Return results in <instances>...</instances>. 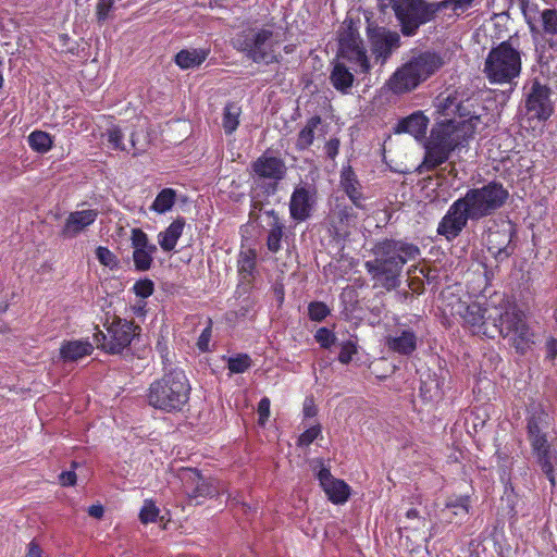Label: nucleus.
Masks as SVG:
<instances>
[{"label": "nucleus", "instance_id": "obj_1", "mask_svg": "<svg viewBox=\"0 0 557 557\" xmlns=\"http://www.w3.org/2000/svg\"><path fill=\"white\" fill-rule=\"evenodd\" d=\"M374 258L364 262V269L375 285L393 290L400 285V276L406 263L417 261L421 256L418 245L406 238H384L372 248Z\"/></svg>", "mask_w": 557, "mask_h": 557}, {"label": "nucleus", "instance_id": "obj_2", "mask_svg": "<svg viewBox=\"0 0 557 557\" xmlns=\"http://www.w3.org/2000/svg\"><path fill=\"white\" fill-rule=\"evenodd\" d=\"M479 123L480 116H472L467 121L448 120L433 127L424 141L423 166L433 171L448 161L451 152L467 147Z\"/></svg>", "mask_w": 557, "mask_h": 557}, {"label": "nucleus", "instance_id": "obj_3", "mask_svg": "<svg viewBox=\"0 0 557 557\" xmlns=\"http://www.w3.org/2000/svg\"><path fill=\"white\" fill-rule=\"evenodd\" d=\"M191 386L183 369L164 366L161 377L154 380L146 392L149 406L166 413L183 411L190 398Z\"/></svg>", "mask_w": 557, "mask_h": 557}, {"label": "nucleus", "instance_id": "obj_4", "mask_svg": "<svg viewBox=\"0 0 557 557\" xmlns=\"http://www.w3.org/2000/svg\"><path fill=\"white\" fill-rule=\"evenodd\" d=\"M445 64L441 52L426 50L412 55L387 81L394 95L408 94L438 72Z\"/></svg>", "mask_w": 557, "mask_h": 557}, {"label": "nucleus", "instance_id": "obj_5", "mask_svg": "<svg viewBox=\"0 0 557 557\" xmlns=\"http://www.w3.org/2000/svg\"><path fill=\"white\" fill-rule=\"evenodd\" d=\"M232 47L247 60L257 64L270 65L281 63L282 54L277 51L278 40L273 29L249 26L236 33Z\"/></svg>", "mask_w": 557, "mask_h": 557}, {"label": "nucleus", "instance_id": "obj_6", "mask_svg": "<svg viewBox=\"0 0 557 557\" xmlns=\"http://www.w3.org/2000/svg\"><path fill=\"white\" fill-rule=\"evenodd\" d=\"M522 70L521 51L511 40H505L492 47L485 61L483 73L493 85H511Z\"/></svg>", "mask_w": 557, "mask_h": 557}, {"label": "nucleus", "instance_id": "obj_7", "mask_svg": "<svg viewBox=\"0 0 557 557\" xmlns=\"http://www.w3.org/2000/svg\"><path fill=\"white\" fill-rule=\"evenodd\" d=\"M382 12L392 9L399 22L405 36H413L420 26L433 21L437 13L444 11L442 1L426 2L425 0H377Z\"/></svg>", "mask_w": 557, "mask_h": 557}, {"label": "nucleus", "instance_id": "obj_8", "mask_svg": "<svg viewBox=\"0 0 557 557\" xmlns=\"http://www.w3.org/2000/svg\"><path fill=\"white\" fill-rule=\"evenodd\" d=\"M552 88L533 78L523 86L522 119L532 127L545 124L555 111Z\"/></svg>", "mask_w": 557, "mask_h": 557}, {"label": "nucleus", "instance_id": "obj_9", "mask_svg": "<svg viewBox=\"0 0 557 557\" xmlns=\"http://www.w3.org/2000/svg\"><path fill=\"white\" fill-rule=\"evenodd\" d=\"M475 221L492 215L508 200L509 191L503 183L491 181L481 187L469 188L459 197Z\"/></svg>", "mask_w": 557, "mask_h": 557}, {"label": "nucleus", "instance_id": "obj_10", "mask_svg": "<svg viewBox=\"0 0 557 557\" xmlns=\"http://www.w3.org/2000/svg\"><path fill=\"white\" fill-rule=\"evenodd\" d=\"M102 324L107 334L97 329L94 339L103 351L110 355L122 354L139 336L141 331V327L135 324L134 321L115 314L110 318L109 312L106 313Z\"/></svg>", "mask_w": 557, "mask_h": 557}, {"label": "nucleus", "instance_id": "obj_11", "mask_svg": "<svg viewBox=\"0 0 557 557\" xmlns=\"http://www.w3.org/2000/svg\"><path fill=\"white\" fill-rule=\"evenodd\" d=\"M495 326L503 337H510L516 351L525 355L534 344V334L528 324L527 315L515 302H508L499 317L495 319Z\"/></svg>", "mask_w": 557, "mask_h": 557}, {"label": "nucleus", "instance_id": "obj_12", "mask_svg": "<svg viewBox=\"0 0 557 557\" xmlns=\"http://www.w3.org/2000/svg\"><path fill=\"white\" fill-rule=\"evenodd\" d=\"M421 318L411 315L405 321H397L394 329L384 337V346L389 354L410 357L418 348L422 336Z\"/></svg>", "mask_w": 557, "mask_h": 557}, {"label": "nucleus", "instance_id": "obj_13", "mask_svg": "<svg viewBox=\"0 0 557 557\" xmlns=\"http://www.w3.org/2000/svg\"><path fill=\"white\" fill-rule=\"evenodd\" d=\"M251 172L256 187L265 196H272L277 191L280 182L285 178L287 168L282 158L265 151L251 163Z\"/></svg>", "mask_w": 557, "mask_h": 557}, {"label": "nucleus", "instance_id": "obj_14", "mask_svg": "<svg viewBox=\"0 0 557 557\" xmlns=\"http://www.w3.org/2000/svg\"><path fill=\"white\" fill-rule=\"evenodd\" d=\"M469 221H474L470 210L466 208L460 198L456 199L438 222L436 233L447 242L455 240L467 227Z\"/></svg>", "mask_w": 557, "mask_h": 557}, {"label": "nucleus", "instance_id": "obj_15", "mask_svg": "<svg viewBox=\"0 0 557 557\" xmlns=\"http://www.w3.org/2000/svg\"><path fill=\"white\" fill-rule=\"evenodd\" d=\"M367 30L372 54L376 61L385 63L400 46L399 34L381 26H369Z\"/></svg>", "mask_w": 557, "mask_h": 557}, {"label": "nucleus", "instance_id": "obj_16", "mask_svg": "<svg viewBox=\"0 0 557 557\" xmlns=\"http://www.w3.org/2000/svg\"><path fill=\"white\" fill-rule=\"evenodd\" d=\"M317 201L314 186L305 184L294 188L289 199V214L296 222H305L311 215Z\"/></svg>", "mask_w": 557, "mask_h": 557}, {"label": "nucleus", "instance_id": "obj_17", "mask_svg": "<svg viewBox=\"0 0 557 557\" xmlns=\"http://www.w3.org/2000/svg\"><path fill=\"white\" fill-rule=\"evenodd\" d=\"M133 261L136 271H148L153 263L157 246L149 242L148 235L141 228H133L131 235Z\"/></svg>", "mask_w": 557, "mask_h": 557}, {"label": "nucleus", "instance_id": "obj_18", "mask_svg": "<svg viewBox=\"0 0 557 557\" xmlns=\"http://www.w3.org/2000/svg\"><path fill=\"white\" fill-rule=\"evenodd\" d=\"M190 479L196 482L195 487L188 492L190 502H195L196 505L201 504L202 499L213 498L223 494H230L225 490L222 481L213 478H203L197 469H188Z\"/></svg>", "mask_w": 557, "mask_h": 557}, {"label": "nucleus", "instance_id": "obj_19", "mask_svg": "<svg viewBox=\"0 0 557 557\" xmlns=\"http://www.w3.org/2000/svg\"><path fill=\"white\" fill-rule=\"evenodd\" d=\"M339 47L343 58L351 63L356 73L367 74L370 71V61L360 38L349 34L341 38Z\"/></svg>", "mask_w": 557, "mask_h": 557}, {"label": "nucleus", "instance_id": "obj_20", "mask_svg": "<svg viewBox=\"0 0 557 557\" xmlns=\"http://www.w3.org/2000/svg\"><path fill=\"white\" fill-rule=\"evenodd\" d=\"M550 418L544 405L537 401H532L527 407V434L529 442L535 438H548L545 430L549 428Z\"/></svg>", "mask_w": 557, "mask_h": 557}, {"label": "nucleus", "instance_id": "obj_21", "mask_svg": "<svg viewBox=\"0 0 557 557\" xmlns=\"http://www.w3.org/2000/svg\"><path fill=\"white\" fill-rule=\"evenodd\" d=\"M317 478L330 502L335 505H342L347 502L350 496L349 485L343 480L335 479L330 469L322 463L317 473Z\"/></svg>", "mask_w": 557, "mask_h": 557}, {"label": "nucleus", "instance_id": "obj_22", "mask_svg": "<svg viewBox=\"0 0 557 557\" xmlns=\"http://www.w3.org/2000/svg\"><path fill=\"white\" fill-rule=\"evenodd\" d=\"M98 214L99 212L96 209L70 212L60 231L61 237L64 239H73L77 237L96 222Z\"/></svg>", "mask_w": 557, "mask_h": 557}, {"label": "nucleus", "instance_id": "obj_23", "mask_svg": "<svg viewBox=\"0 0 557 557\" xmlns=\"http://www.w3.org/2000/svg\"><path fill=\"white\" fill-rule=\"evenodd\" d=\"M339 185L355 208L361 210L366 209L367 197L362 191V185L356 172L349 163L343 165L341 170Z\"/></svg>", "mask_w": 557, "mask_h": 557}, {"label": "nucleus", "instance_id": "obj_24", "mask_svg": "<svg viewBox=\"0 0 557 557\" xmlns=\"http://www.w3.org/2000/svg\"><path fill=\"white\" fill-rule=\"evenodd\" d=\"M429 123V117L422 111H416L399 119L393 126V132L394 134H409L414 139L421 140L425 137Z\"/></svg>", "mask_w": 557, "mask_h": 557}, {"label": "nucleus", "instance_id": "obj_25", "mask_svg": "<svg viewBox=\"0 0 557 557\" xmlns=\"http://www.w3.org/2000/svg\"><path fill=\"white\" fill-rule=\"evenodd\" d=\"M94 346L88 339L67 341L61 345L60 357L64 362H74L90 356Z\"/></svg>", "mask_w": 557, "mask_h": 557}, {"label": "nucleus", "instance_id": "obj_26", "mask_svg": "<svg viewBox=\"0 0 557 557\" xmlns=\"http://www.w3.org/2000/svg\"><path fill=\"white\" fill-rule=\"evenodd\" d=\"M530 446L542 472H549L550 468L555 467L557 462V456L552 449L548 438H535V441L530 442Z\"/></svg>", "mask_w": 557, "mask_h": 557}, {"label": "nucleus", "instance_id": "obj_27", "mask_svg": "<svg viewBox=\"0 0 557 557\" xmlns=\"http://www.w3.org/2000/svg\"><path fill=\"white\" fill-rule=\"evenodd\" d=\"M210 53V49H182L174 57L175 64L182 70H190L201 65Z\"/></svg>", "mask_w": 557, "mask_h": 557}, {"label": "nucleus", "instance_id": "obj_28", "mask_svg": "<svg viewBox=\"0 0 557 557\" xmlns=\"http://www.w3.org/2000/svg\"><path fill=\"white\" fill-rule=\"evenodd\" d=\"M185 219L180 216L175 219L163 232L158 235V243L165 252L174 250L177 240L183 234Z\"/></svg>", "mask_w": 557, "mask_h": 557}, {"label": "nucleus", "instance_id": "obj_29", "mask_svg": "<svg viewBox=\"0 0 557 557\" xmlns=\"http://www.w3.org/2000/svg\"><path fill=\"white\" fill-rule=\"evenodd\" d=\"M354 81V74L345 64L339 62L334 64L330 74V82L337 91L343 95L348 94L352 87Z\"/></svg>", "mask_w": 557, "mask_h": 557}, {"label": "nucleus", "instance_id": "obj_30", "mask_svg": "<svg viewBox=\"0 0 557 557\" xmlns=\"http://www.w3.org/2000/svg\"><path fill=\"white\" fill-rule=\"evenodd\" d=\"M513 233L515 232L512 230H509L508 234L505 232L504 233L497 232L496 234L492 235V236H500L504 239L502 242H498L499 246L494 245L493 239L490 240L488 251L491 253H493V256L497 262H503L504 260H506L513 253L515 247L511 246Z\"/></svg>", "mask_w": 557, "mask_h": 557}, {"label": "nucleus", "instance_id": "obj_31", "mask_svg": "<svg viewBox=\"0 0 557 557\" xmlns=\"http://www.w3.org/2000/svg\"><path fill=\"white\" fill-rule=\"evenodd\" d=\"M177 200V191L173 188H162L156 196L149 209L158 214H164L172 210Z\"/></svg>", "mask_w": 557, "mask_h": 557}, {"label": "nucleus", "instance_id": "obj_32", "mask_svg": "<svg viewBox=\"0 0 557 557\" xmlns=\"http://www.w3.org/2000/svg\"><path fill=\"white\" fill-rule=\"evenodd\" d=\"M322 120L319 115L311 116L306 125L300 129L296 140V149L299 151L307 150L314 140V131L321 124Z\"/></svg>", "mask_w": 557, "mask_h": 557}, {"label": "nucleus", "instance_id": "obj_33", "mask_svg": "<svg viewBox=\"0 0 557 557\" xmlns=\"http://www.w3.org/2000/svg\"><path fill=\"white\" fill-rule=\"evenodd\" d=\"M242 108L236 102H227L223 109L222 126L226 135H232L239 125Z\"/></svg>", "mask_w": 557, "mask_h": 557}, {"label": "nucleus", "instance_id": "obj_34", "mask_svg": "<svg viewBox=\"0 0 557 557\" xmlns=\"http://www.w3.org/2000/svg\"><path fill=\"white\" fill-rule=\"evenodd\" d=\"M27 141L29 147L38 153H47L53 145L52 136L44 131H33L28 137Z\"/></svg>", "mask_w": 557, "mask_h": 557}, {"label": "nucleus", "instance_id": "obj_35", "mask_svg": "<svg viewBox=\"0 0 557 557\" xmlns=\"http://www.w3.org/2000/svg\"><path fill=\"white\" fill-rule=\"evenodd\" d=\"M284 224L282 222H271L267 236V248L269 251L276 253L282 248V238L284 235Z\"/></svg>", "mask_w": 557, "mask_h": 557}, {"label": "nucleus", "instance_id": "obj_36", "mask_svg": "<svg viewBox=\"0 0 557 557\" xmlns=\"http://www.w3.org/2000/svg\"><path fill=\"white\" fill-rule=\"evenodd\" d=\"M458 101L459 97L457 95H440L435 99L436 112L446 117L451 116L455 110H460Z\"/></svg>", "mask_w": 557, "mask_h": 557}, {"label": "nucleus", "instance_id": "obj_37", "mask_svg": "<svg viewBox=\"0 0 557 557\" xmlns=\"http://www.w3.org/2000/svg\"><path fill=\"white\" fill-rule=\"evenodd\" d=\"M230 375L245 373L252 364L248 354H237L226 359Z\"/></svg>", "mask_w": 557, "mask_h": 557}, {"label": "nucleus", "instance_id": "obj_38", "mask_svg": "<svg viewBox=\"0 0 557 557\" xmlns=\"http://www.w3.org/2000/svg\"><path fill=\"white\" fill-rule=\"evenodd\" d=\"M485 310L479 304H471L466 308L465 323L478 331L484 324Z\"/></svg>", "mask_w": 557, "mask_h": 557}, {"label": "nucleus", "instance_id": "obj_39", "mask_svg": "<svg viewBox=\"0 0 557 557\" xmlns=\"http://www.w3.org/2000/svg\"><path fill=\"white\" fill-rule=\"evenodd\" d=\"M256 269V252L255 250H248L242 252L238 260V272L244 280L252 277Z\"/></svg>", "mask_w": 557, "mask_h": 557}, {"label": "nucleus", "instance_id": "obj_40", "mask_svg": "<svg viewBox=\"0 0 557 557\" xmlns=\"http://www.w3.org/2000/svg\"><path fill=\"white\" fill-rule=\"evenodd\" d=\"M331 314V309L322 301H311L308 305V315L311 321L322 322Z\"/></svg>", "mask_w": 557, "mask_h": 557}, {"label": "nucleus", "instance_id": "obj_41", "mask_svg": "<svg viewBox=\"0 0 557 557\" xmlns=\"http://www.w3.org/2000/svg\"><path fill=\"white\" fill-rule=\"evenodd\" d=\"M96 258L102 265H104L111 270H114L119 267L117 257L108 247H104V246L97 247Z\"/></svg>", "mask_w": 557, "mask_h": 557}, {"label": "nucleus", "instance_id": "obj_42", "mask_svg": "<svg viewBox=\"0 0 557 557\" xmlns=\"http://www.w3.org/2000/svg\"><path fill=\"white\" fill-rule=\"evenodd\" d=\"M159 508L156 506V504L152 500H145L140 511H139V519L143 523H151L156 522L157 518L159 516Z\"/></svg>", "mask_w": 557, "mask_h": 557}, {"label": "nucleus", "instance_id": "obj_43", "mask_svg": "<svg viewBox=\"0 0 557 557\" xmlns=\"http://www.w3.org/2000/svg\"><path fill=\"white\" fill-rule=\"evenodd\" d=\"M470 498L469 496H460L446 503V508L451 509L455 516L469 513Z\"/></svg>", "mask_w": 557, "mask_h": 557}, {"label": "nucleus", "instance_id": "obj_44", "mask_svg": "<svg viewBox=\"0 0 557 557\" xmlns=\"http://www.w3.org/2000/svg\"><path fill=\"white\" fill-rule=\"evenodd\" d=\"M314 339L320 345V347L329 349L335 344L336 336L333 331L323 326L317 330Z\"/></svg>", "mask_w": 557, "mask_h": 557}, {"label": "nucleus", "instance_id": "obj_45", "mask_svg": "<svg viewBox=\"0 0 557 557\" xmlns=\"http://www.w3.org/2000/svg\"><path fill=\"white\" fill-rule=\"evenodd\" d=\"M321 432L322 430L320 424L310 426L299 435L297 441L298 446L308 447L321 435Z\"/></svg>", "mask_w": 557, "mask_h": 557}, {"label": "nucleus", "instance_id": "obj_46", "mask_svg": "<svg viewBox=\"0 0 557 557\" xmlns=\"http://www.w3.org/2000/svg\"><path fill=\"white\" fill-rule=\"evenodd\" d=\"M108 143L114 150L127 151L126 146L123 144V133L120 127H111L107 131Z\"/></svg>", "mask_w": 557, "mask_h": 557}, {"label": "nucleus", "instance_id": "obj_47", "mask_svg": "<svg viewBox=\"0 0 557 557\" xmlns=\"http://www.w3.org/2000/svg\"><path fill=\"white\" fill-rule=\"evenodd\" d=\"M133 290L136 296L140 298H148L154 292V283L150 278H141L138 280L134 286Z\"/></svg>", "mask_w": 557, "mask_h": 557}, {"label": "nucleus", "instance_id": "obj_48", "mask_svg": "<svg viewBox=\"0 0 557 557\" xmlns=\"http://www.w3.org/2000/svg\"><path fill=\"white\" fill-rule=\"evenodd\" d=\"M476 0H442L444 11L451 10L454 13L458 11L465 12L474 5Z\"/></svg>", "mask_w": 557, "mask_h": 557}, {"label": "nucleus", "instance_id": "obj_49", "mask_svg": "<svg viewBox=\"0 0 557 557\" xmlns=\"http://www.w3.org/2000/svg\"><path fill=\"white\" fill-rule=\"evenodd\" d=\"M355 354H357L356 343L352 341H346L341 345L338 361L343 364H348Z\"/></svg>", "mask_w": 557, "mask_h": 557}, {"label": "nucleus", "instance_id": "obj_50", "mask_svg": "<svg viewBox=\"0 0 557 557\" xmlns=\"http://www.w3.org/2000/svg\"><path fill=\"white\" fill-rule=\"evenodd\" d=\"M114 8V0H99L96 9V16L99 24H103Z\"/></svg>", "mask_w": 557, "mask_h": 557}, {"label": "nucleus", "instance_id": "obj_51", "mask_svg": "<svg viewBox=\"0 0 557 557\" xmlns=\"http://www.w3.org/2000/svg\"><path fill=\"white\" fill-rule=\"evenodd\" d=\"M211 321L209 324L201 331L198 341H197V347L201 352L210 351V341H211Z\"/></svg>", "mask_w": 557, "mask_h": 557}, {"label": "nucleus", "instance_id": "obj_52", "mask_svg": "<svg viewBox=\"0 0 557 557\" xmlns=\"http://www.w3.org/2000/svg\"><path fill=\"white\" fill-rule=\"evenodd\" d=\"M336 215L342 223H349L356 218L354 207L351 206H339L336 207Z\"/></svg>", "mask_w": 557, "mask_h": 557}, {"label": "nucleus", "instance_id": "obj_53", "mask_svg": "<svg viewBox=\"0 0 557 557\" xmlns=\"http://www.w3.org/2000/svg\"><path fill=\"white\" fill-rule=\"evenodd\" d=\"M270 406L271 403L268 397H262L258 404L259 423L261 425H264L270 417Z\"/></svg>", "mask_w": 557, "mask_h": 557}, {"label": "nucleus", "instance_id": "obj_54", "mask_svg": "<svg viewBox=\"0 0 557 557\" xmlns=\"http://www.w3.org/2000/svg\"><path fill=\"white\" fill-rule=\"evenodd\" d=\"M341 141L338 138L333 137L329 139L324 145V151L329 159L334 160L339 152Z\"/></svg>", "mask_w": 557, "mask_h": 557}, {"label": "nucleus", "instance_id": "obj_55", "mask_svg": "<svg viewBox=\"0 0 557 557\" xmlns=\"http://www.w3.org/2000/svg\"><path fill=\"white\" fill-rule=\"evenodd\" d=\"M546 356L545 359L549 362H554L557 358V338L549 337L545 345Z\"/></svg>", "mask_w": 557, "mask_h": 557}, {"label": "nucleus", "instance_id": "obj_56", "mask_svg": "<svg viewBox=\"0 0 557 557\" xmlns=\"http://www.w3.org/2000/svg\"><path fill=\"white\" fill-rule=\"evenodd\" d=\"M519 2H520L521 10H522V12H523V15H524V17H525V21H527V23H528V25H529V27H530V30H531L532 33L536 32V30H537V29H536V26H535V24L533 23V20L535 18V16H533V15L531 14V12L528 10V3H529V0H519Z\"/></svg>", "mask_w": 557, "mask_h": 557}, {"label": "nucleus", "instance_id": "obj_57", "mask_svg": "<svg viewBox=\"0 0 557 557\" xmlns=\"http://www.w3.org/2000/svg\"><path fill=\"white\" fill-rule=\"evenodd\" d=\"M458 107L460 108V110H455L453 115H458L460 119H462L461 121H467L472 116H478L476 114H471L468 108L469 106L465 104L460 99L458 101Z\"/></svg>", "mask_w": 557, "mask_h": 557}, {"label": "nucleus", "instance_id": "obj_58", "mask_svg": "<svg viewBox=\"0 0 557 557\" xmlns=\"http://www.w3.org/2000/svg\"><path fill=\"white\" fill-rule=\"evenodd\" d=\"M76 473L74 471H63L60 476V483L63 486H73L76 483Z\"/></svg>", "mask_w": 557, "mask_h": 557}, {"label": "nucleus", "instance_id": "obj_59", "mask_svg": "<svg viewBox=\"0 0 557 557\" xmlns=\"http://www.w3.org/2000/svg\"><path fill=\"white\" fill-rule=\"evenodd\" d=\"M252 312H255V310H253V306H252V302H250V301H244V302L239 306V308H238V310H237L236 314H237V317H239V318H247V317H249V315H250V313H252Z\"/></svg>", "mask_w": 557, "mask_h": 557}, {"label": "nucleus", "instance_id": "obj_60", "mask_svg": "<svg viewBox=\"0 0 557 557\" xmlns=\"http://www.w3.org/2000/svg\"><path fill=\"white\" fill-rule=\"evenodd\" d=\"M317 408L312 401V399L306 398L304 403V416L306 418H312L317 414Z\"/></svg>", "mask_w": 557, "mask_h": 557}, {"label": "nucleus", "instance_id": "obj_61", "mask_svg": "<svg viewBox=\"0 0 557 557\" xmlns=\"http://www.w3.org/2000/svg\"><path fill=\"white\" fill-rule=\"evenodd\" d=\"M104 509L102 505H91L88 507V515L92 518L100 519L103 517Z\"/></svg>", "mask_w": 557, "mask_h": 557}, {"label": "nucleus", "instance_id": "obj_62", "mask_svg": "<svg viewBox=\"0 0 557 557\" xmlns=\"http://www.w3.org/2000/svg\"><path fill=\"white\" fill-rule=\"evenodd\" d=\"M26 557H41V548L34 541L28 544Z\"/></svg>", "mask_w": 557, "mask_h": 557}, {"label": "nucleus", "instance_id": "obj_63", "mask_svg": "<svg viewBox=\"0 0 557 557\" xmlns=\"http://www.w3.org/2000/svg\"><path fill=\"white\" fill-rule=\"evenodd\" d=\"M545 476L548 479L552 487H555L557 484L556 473H555V467L550 468L549 472H543Z\"/></svg>", "mask_w": 557, "mask_h": 557}, {"label": "nucleus", "instance_id": "obj_64", "mask_svg": "<svg viewBox=\"0 0 557 557\" xmlns=\"http://www.w3.org/2000/svg\"><path fill=\"white\" fill-rule=\"evenodd\" d=\"M406 517L408 519L419 518V511L416 508H410V509L407 510Z\"/></svg>", "mask_w": 557, "mask_h": 557}]
</instances>
